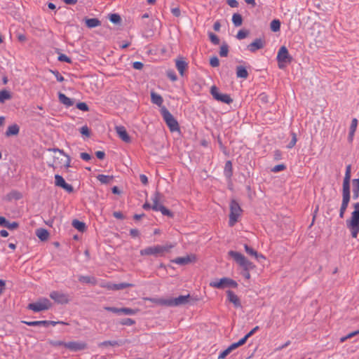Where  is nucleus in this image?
I'll use <instances>...</instances> for the list:
<instances>
[{
	"instance_id": "1",
	"label": "nucleus",
	"mask_w": 359,
	"mask_h": 359,
	"mask_svg": "<svg viewBox=\"0 0 359 359\" xmlns=\"http://www.w3.org/2000/svg\"><path fill=\"white\" fill-rule=\"evenodd\" d=\"M354 210L351 212L349 219L346 220V226L349 229L353 238H356L359 233V202L353 205Z\"/></svg>"
},
{
	"instance_id": "2",
	"label": "nucleus",
	"mask_w": 359,
	"mask_h": 359,
	"mask_svg": "<svg viewBox=\"0 0 359 359\" xmlns=\"http://www.w3.org/2000/svg\"><path fill=\"white\" fill-rule=\"evenodd\" d=\"M174 246L175 245L172 244L149 246L141 250L140 253L141 255H154L155 257L163 256L165 252H169L171 248H174Z\"/></svg>"
},
{
	"instance_id": "3",
	"label": "nucleus",
	"mask_w": 359,
	"mask_h": 359,
	"mask_svg": "<svg viewBox=\"0 0 359 359\" xmlns=\"http://www.w3.org/2000/svg\"><path fill=\"white\" fill-rule=\"evenodd\" d=\"M152 201V210L155 211H160L162 215L172 217V213L167 209L162 203L163 201V196L159 192L156 191L151 197Z\"/></svg>"
},
{
	"instance_id": "4",
	"label": "nucleus",
	"mask_w": 359,
	"mask_h": 359,
	"mask_svg": "<svg viewBox=\"0 0 359 359\" xmlns=\"http://www.w3.org/2000/svg\"><path fill=\"white\" fill-rule=\"evenodd\" d=\"M229 255L241 267H242L243 271H250L255 269V264L247 259L246 257L241 253L231 250L229 252Z\"/></svg>"
},
{
	"instance_id": "5",
	"label": "nucleus",
	"mask_w": 359,
	"mask_h": 359,
	"mask_svg": "<svg viewBox=\"0 0 359 359\" xmlns=\"http://www.w3.org/2000/svg\"><path fill=\"white\" fill-rule=\"evenodd\" d=\"M161 114L163 118V120L166 123L169 129L171 132H175L180 130L179 124L177 120L174 118V116L171 114V113L165 108V107H162L161 109Z\"/></svg>"
},
{
	"instance_id": "6",
	"label": "nucleus",
	"mask_w": 359,
	"mask_h": 359,
	"mask_svg": "<svg viewBox=\"0 0 359 359\" xmlns=\"http://www.w3.org/2000/svg\"><path fill=\"white\" fill-rule=\"evenodd\" d=\"M242 212L240 205L236 200H231L230 203V214L229 224L230 226H233L238 221Z\"/></svg>"
},
{
	"instance_id": "7",
	"label": "nucleus",
	"mask_w": 359,
	"mask_h": 359,
	"mask_svg": "<svg viewBox=\"0 0 359 359\" xmlns=\"http://www.w3.org/2000/svg\"><path fill=\"white\" fill-rule=\"evenodd\" d=\"M292 57L290 55L288 50L285 46H281L278 50L277 55V60L278 62V67L283 69L287 64L292 61Z\"/></svg>"
},
{
	"instance_id": "8",
	"label": "nucleus",
	"mask_w": 359,
	"mask_h": 359,
	"mask_svg": "<svg viewBox=\"0 0 359 359\" xmlns=\"http://www.w3.org/2000/svg\"><path fill=\"white\" fill-rule=\"evenodd\" d=\"M52 306V303L46 298L40 299L39 301L29 304L27 309L34 311L39 312L49 309Z\"/></svg>"
},
{
	"instance_id": "9",
	"label": "nucleus",
	"mask_w": 359,
	"mask_h": 359,
	"mask_svg": "<svg viewBox=\"0 0 359 359\" xmlns=\"http://www.w3.org/2000/svg\"><path fill=\"white\" fill-rule=\"evenodd\" d=\"M210 286L215 288H224L226 287H236L237 283L236 281L228 278H223L219 280L212 281L210 283Z\"/></svg>"
},
{
	"instance_id": "10",
	"label": "nucleus",
	"mask_w": 359,
	"mask_h": 359,
	"mask_svg": "<svg viewBox=\"0 0 359 359\" xmlns=\"http://www.w3.org/2000/svg\"><path fill=\"white\" fill-rule=\"evenodd\" d=\"M210 94L213 98L217 101L225 104H231L233 100L228 94H222L219 92L218 88L215 86H212L210 88Z\"/></svg>"
},
{
	"instance_id": "11",
	"label": "nucleus",
	"mask_w": 359,
	"mask_h": 359,
	"mask_svg": "<svg viewBox=\"0 0 359 359\" xmlns=\"http://www.w3.org/2000/svg\"><path fill=\"white\" fill-rule=\"evenodd\" d=\"M191 297L189 294L180 295L175 298H168V302H165L167 306H178L187 304L189 302Z\"/></svg>"
},
{
	"instance_id": "12",
	"label": "nucleus",
	"mask_w": 359,
	"mask_h": 359,
	"mask_svg": "<svg viewBox=\"0 0 359 359\" xmlns=\"http://www.w3.org/2000/svg\"><path fill=\"white\" fill-rule=\"evenodd\" d=\"M351 198L350 189H342V202L339 211L340 218H343Z\"/></svg>"
},
{
	"instance_id": "13",
	"label": "nucleus",
	"mask_w": 359,
	"mask_h": 359,
	"mask_svg": "<svg viewBox=\"0 0 359 359\" xmlns=\"http://www.w3.org/2000/svg\"><path fill=\"white\" fill-rule=\"evenodd\" d=\"M50 297L58 304H67L69 301L68 294L53 291L50 293Z\"/></svg>"
},
{
	"instance_id": "14",
	"label": "nucleus",
	"mask_w": 359,
	"mask_h": 359,
	"mask_svg": "<svg viewBox=\"0 0 359 359\" xmlns=\"http://www.w3.org/2000/svg\"><path fill=\"white\" fill-rule=\"evenodd\" d=\"M65 347L72 351H79L87 348V344L83 341H69L65 344Z\"/></svg>"
},
{
	"instance_id": "15",
	"label": "nucleus",
	"mask_w": 359,
	"mask_h": 359,
	"mask_svg": "<svg viewBox=\"0 0 359 359\" xmlns=\"http://www.w3.org/2000/svg\"><path fill=\"white\" fill-rule=\"evenodd\" d=\"M55 184L57 187H60L67 191L68 193H72L74 191L73 187L67 184L64 178L60 175H55Z\"/></svg>"
},
{
	"instance_id": "16",
	"label": "nucleus",
	"mask_w": 359,
	"mask_h": 359,
	"mask_svg": "<svg viewBox=\"0 0 359 359\" xmlns=\"http://www.w3.org/2000/svg\"><path fill=\"white\" fill-rule=\"evenodd\" d=\"M22 323L26 324L29 326H43V327H48L50 325H55L57 323H63V322H55V321H50V320H36V321H26L22 320Z\"/></svg>"
},
{
	"instance_id": "17",
	"label": "nucleus",
	"mask_w": 359,
	"mask_h": 359,
	"mask_svg": "<svg viewBox=\"0 0 359 359\" xmlns=\"http://www.w3.org/2000/svg\"><path fill=\"white\" fill-rule=\"evenodd\" d=\"M196 260V257L194 255H187L185 257H177L172 262L179 265H187Z\"/></svg>"
},
{
	"instance_id": "18",
	"label": "nucleus",
	"mask_w": 359,
	"mask_h": 359,
	"mask_svg": "<svg viewBox=\"0 0 359 359\" xmlns=\"http://www.w3.org/2000/svg\"><path fill=\"white\" fill-rule=\"evenodd\" d=\"M175 66L180 74L183 76L184 75L185 71L188 68V63L184 60L183 57H180L175 60Z\"/></svg>"
},
{
	"instance_id": "19",
	"label": "nucleus",
	"mask_w": 359,
	"mask_h": 359,
	"mask_svg": "<svg viewBox=\"0 0 359 359\" xmlns=\"http://www.w3.org/2000/svg\"><path fill=\"white\" fill-rule=\"evenodd\" d=\"M133 285L130 283H121L118 284H114V283H107L103 287L111 290H123L126 287H133Z\"/></svg>"
},
{
	"instance_id": "20",
	"label": "nucleus",
	"mask_w": 359,
	"mask_h": 359,
	"mask_svg": "<svg viewBox=\"0 0 359 359\" xmlns=\"http://www.w3.org/2000/svg\"><path fill=\"white\" fill-rule=\"evenodd\" d=\"M264 46V42L262 39H256L253 42L248 46V48L250 52L255 53L256 50L262 48Z\"/></svg>"
},
{
	"instance_id": "21",
	"label": "nucleus",
	"mask_w": 359,
	"mask_h": 359,
	"mask_svg": "<svg viewBox=\"0 0 359 359\" xmlns=\"http://www.w3.org/2000/svg\"><path fill=\"white\" fill-rule=\"evenodd\" d=\"M116 131L118 137L125 142H130V137L123 126H116Z\"/></svg>"
},
{
	"instance_id": "22",
	"label": "nucleus",
	"mask_w": 359,
	"mask_h": 359,
	"mask_svg": "<svg viewBox=\"0 0 359 359\" xmlns=\"http://www.w3.org/2000/svg\"><path fill=\"white\" fill-rule=\"evenodd\" d=\"M351 165H348L346 168L345 176L343 181L342 189H350Z\"/></svg>"
},
{
	"instance_id": "23",
	"label": "nucleus",
	"mask_w": 359,
	"mask_h": 359,
	"mask_svg": "<svg viewBox=\"0 0 359 359\" xmlns=\"http://www.w3.org/2000/svg\"><path fill=\"white\" fill-rule=\"evenodd\" d=\"M244 248L248 255L254 257L257 261H259L260 259H265L264 255L259 254L256 250L248 246L247 244L244 245Z\"/></svg>"
},
{
	"instance_id": "24",
	"label": "nucleus",
	"mask_w": 359,
	"mask_h": 359,
	"mask_svg": "<svg viewBox=\"0 0 359 359\" xmlns=\"http://www.w3.org/2000/svg\"><path fill=\"white\" fill-rule=\"evenodd\" d=\"M226 293L229 301L233 303L236 307H240L241 302L238 296L231 290H228Z\"/></svg>"
},
{
	"instance_id": "25",
	"label": "nucleus",
	"mask_w": 359,
	"mask_h": 359,
	"mask_svg": "<svg viewBox=\"0 0 359 359\" xmlns=\"http://www.w3.org/2000/svg\"><path fill=\"white\" fill-rule=\"evenodd\" d=\"M58 99L59 101L66 107H69L74 104V101L62 93H58Z\"/></svg>"
},
{
	"instance_id": "26",
	"label": "nucleus",
	"mask_w": 359,
	"mask_h": 359,
	"mask_svg": "<svg viewBox=\"0 0 359 359\" xmlns=\"http://www.w3.org/2000/svg\"><path fill=\"white\" fill-rule=\"evenodd\" d=\"M79 282L83 283H88V284H92V285L97 284V280L93 276H80L79 277Z\"/></svg>"
},
{
	"instance_id": "27",
	"label": "nucleus",
	"mask_w": 359,
	"mask_h": 359,
	"mask_svg": "<svg viewBox=\"0 0 359 359\" xmlns=\"http://www.w3.org/2000/svg\"><path fill=\"white\" fill-rule=\"evenodd\" d=\"M357 126H358V120L356 118H353L352 121H351V126H350L349 134H348V141L349 142H352V140L353 139V136H354L355 132L356 130Z\"/></svg>"
},
{
	"instance_id": "28",
	"label": "nucleus",
	"mask_w": 359,
	"mask_h": 359,
	"mask_svg": "<svg viewBox=\"0 0 359 359\" xmlns=\"http://www.w3.org/2000/svg\"><path fill=\"white\" fill-rule=\"evenodd\" d=\"M151 100L153 104H155L158 107H161L163 102V97L155 92L151 93Z\"/></svg>"
},
{
	"instance_id": "29",
	"label": "nucleus",
	"mask_w": 359,
	"mask_h": 359,
	"mask_svg": "<svg viewBox=\"0 0 359 359\" xmlns=\"http://www.w3.org/2000/svg\"><path fill=\"white\" fill-rule=\"evenodd\" d=\"M36 235L41 241H46L49 236V233L45 229H38L36 231Z\"/></svg>"
},
{
	"instance_id": "30",
	"label": "nucleus",
	"mask_w": 359,
	"mask_h": 359,
	"mask_svg": "<svg viewBox=\"0 0 359 359\" xmlns=\"http://www.w3.org/2000/svg\"><path fill=\"white\" fill-rule=\"evenodd\" d=\"M19 126L17 124H13L11 126H9L6 132V135L7 137L11 136V135H16L19 133Z\"/></svg>"
},
{
	"instance_id": "31",
	"label": "nucleus",
	"mask_w": 359,
	"mask_h": 359,
	"mask_svg": "<svg viewBox=\"0 0 359 359\" xmlns=\"http://www.w3.org/2000/svg\"><path fill=\"white\" fill-rule=\"evenodd\" d=\"M236 76L238 78L247 79L248 72L245 67L238 66L236 67Z\"/></svg>"
},
{
	"instance_id": "32",
	"label": "nucleus",
	"mask_w": 359,
	"mask_h": 359,
	"mask_svg": "<svg viewBox=\"0 0 359 359\" xmlns=\"http://www.w3.org/2000/svg\"><path fill=\"white\" fill-rule=\"evenodd\" d=\"M86 25L89 28H93L100 25V21L97 18H89L86 20Z\"/></svg>"
},
{
	"instance_id": "33",
	"label": "nucleus",
	"mask_w": 359,
	"mask_h": 359,
	"mask_svg": "<svg viewBox=\"0 0 359 359\" xmlns=\"http://www.w3.org/2000/svg\"><path fill=\"white\" fill-rule=\"evenodd\" d=\"M72 226L79 231L83 232L86 229V224L84 222H80L77 219H74L72 222Z\"/></svg>"
},
{
	"instance_id": "34",
	"label": "nucleus",
	"mask_w": 359,
	"mask_h": 359,
	"mask_svg": "<svg viewBox=\"0 0 359 359\" xmlns=\"http://www.w3.org/2000/svg\"><path fill=\"white\" fill-rule=\"evenodd\" d=\"M232 22L236 27L241 26L243 22L241 15L239 13H234L232 16Z\"/></svg>"
},
{
	"instance_id": "35",
	"label": "nucleus",
	"mask_w": 359,
	"mask_h": 359,
	"mask_svg": "<svg viewBox=\"0 0 359 359\" xmlns=\"http://www.w3.org/2000/svg\"><path fill=\"white\" fill-rule=\"evenodd\" d=\"M97 179L102 184H109L113 180V176L99 175Z\"/></svg>"
},
{
	"instance_id": "36",
	"label": "nucleus",
	"mask_w": 359,
	"mask_h": 359,
	"mask_svg": "<svg viewBox=\"0 0 359 359\" xmlns=\"http://www.w3.org/2000/svg\"><path fill=\"white\" fill-rule=\"evenodd\" d=\"M224 175L227 177H231L232 175V163L230 161H227L224 166Z\"/></svg>"
},
{
	"instance_id": "37",
	"label": "nucleus",
	"mask_w": 359,
	"mask_h": 359,
	"mask_svg": "<svg viewBox=\"0 0 359 359\" xmlns=\"http://www.w3.org/2000/svg\"><path fill=\"white\" fill-rule=\"evenodd\" d=\"M270 28H271V31H273L274 32L280 31V20H276V19L273 20L271 22Z\"/></svg>"
},
{
	"instance_id": "38",
	"label": "nucleus",
	"mask_w": 359,
	"mask_h": 359,
	"mask_svg": "<svg viewBox=\"0 0 359 359\" xmlns=\"http://www.w3.org/2000/svg\"><path fill=\"white\" fill-rule=\"evenodd\" d=\"M11 98V95L9 92L7 90H1L0 91V102L3 103L6 100H8Z\"/></svg>"
},
{
	"instance_id": "39",
	"label": "nucleus",
	"mask_w": 359,
	"mask_h": 359,
	"mask_svg": "<svg viewBox=\"0 0 359 359\" xmlns=\"http://www.w3.org/2000/svg\"><path fill=\"white\" fill-rule=\"evenodd\" d=\"M147 300L150 301L151 302L163 305V306H167V304H165V302H168V299H155V298H147Z\"/></svg>"
},
{
	"instance_id": "40",
	"label": "nucleus",
	"mask_w": 359,
	"mask_h": 359,
	"mask_svg": "<svg viewBox=\"0 0 359 359\" xmlns=\"http://www.w3.org/2000/svg\"><path fill=\"white\" fill-rule=\"evenodd\" d=\"M229 53V47L226 44H223L220 47L219 55L221 57H226Z\"/></svg>"
},
{
	"instance_id": "41",
	"label": "nucleus",
	"mask_w": 359,
	"mask_h": 359,
	"mask_svg": "<svg viewBox=\"0 0 359 359\" xmlns=\"http://www.w3.org/2000/svg\"><path fill=\"white\" fill-rule=\"evenodd\" d=\"M109 20L111 22L115 24L120 23L121 20L120 15L116 13L111 14L109 16Z\"/></svg>"
},
{
	"instance_id": "42",
	"label": "nucleus",
	"mask_w": 359,
	"mask_h": 359,
	"mask_svg": "<svg viewBox=\"0 0 359 359\" xmlns=\"http://www.w3.org/2000/svg\"><path fill=\"white\" fill-rule=\"evenodd\" d=\"M48 344L52 346L57 347L60 346H65V344H67V342L60 340H49Z\"/></svg>"
},
{
	"instance_id": "43",
	"label": "nucleus",
	"mask_w": 359,
	"mask_h": 359,
	"mask_svg": "<svg viewBox=\"0 0 359 359\" xmlns=\"http://www.w3.org/2000/svg\"><path fill=\"white\" fill-rule=\"evenodd\" d=\"M120 313L125 315H135L136 313V311L130 308H121L120 309Z\"/></svg>"
},
{
	"instance_id": "44",
	"label": "nucleus",
	"mask_w": 359,
	"mask_h": 359,
	"mask_svg": "<svg viewBox=\"0 0 359 359\" xmlns=\"http://www.w3.org/2000/svg\"><path fill=\"white\" fill-rule=\"evenodd\" d=\"M166 74H167V76L172 81H177V76L175 74V72L172 70V69H169L166 72Z\"/></svg>"
},
{
	"instance_id": "45",
	"label": "nucleus",
	"mask_w": 359,
	"mask_h": 359,
	"mask_svg": "<svg viewBox=\"0 0 359 359\" xmlns=\"http://www.w3.org/2000/svg\"><path fill=\"white\" fill-rule=\"evenodd\" d=\"M210 65L212 67H217L219 65V60L216 56H213L210 59Z\"/></svg>"
},
{
	"instance_id": "46",
	"label": "nucleus",
	"mask_w": 359,
	"mask_h": 359,
	"mask_svg": "<svg viewBox=\"0 0 359 359\" xmlns=\"http://www.w3.org/2000/svg\"><path fill=\"white\" fill-rule=\"evenodd\" d=\"M209 38L211 41V42L215 45H217L219 44V38L217 37V35H215V34L212 33V32H210L209 33Z\"/></svg>"
},
{
	"instance_id": "47",
	"label": "nucleus",
	"mask_w": 359,
	"mask_h": 359,
	"mask_svg": "<svg viewBox=\"0 0 359 359\" xmlns=\"http://www.w3.org/2000/svg\"><path fill=\"white\" fill-rule=\"evenodd\" d=\"M76 108L83 111H88L89 110L88 106L85 102L77 103Z\"/></svg>"
},
{
	"instance_id": "48",
	"label": "nucleus",
	"mask_w": 359,
	"mask_h": 359,
	"mask_svg": "<svg viewBox=\"0 0 359 359\" xmlns=\"http://www.w3.org/2000/svg\"><path fill=\"white\" fill-rule=\"evenodd\" d=\"M352 190L353 191L359 192V179H353L352 180Z\"/></svg>"
},
{
	"instance_id": "49",
	"label": "nucleus",
	"mask_w": 359,
	"mask_h": 359,
	"mask_svg": "<svg viewBox=\"0 0 359 359\" xmlns=\"http://www.w3.org/2000/svg\"><path fill=\"white\" fill-rule=\"evenodd\" d=\"M296 142H297L296 134L294 133H292V140L290 142V143L288 144L287 148H289V149L292 148L295 145Z\"/></svg>"
},
{
	"instance_id": "50",
	"label": "nucleus",
	"mask_w": 359,
	"mask_h": 359,
	"mask_svg": "<svg viewBox=\"0 0 359 359\" xmlns=\"http://www.w3.org/2000/svg\"><path fill=\"white\" fill-rule=\"evenodd\" d=\"M80 132L83 135H85L86 137L90 136V130L87 126H83L81 128Z\"/></svg>"
},
{
	"instance_id": "51",
	"label": "nucleus",
	"mask_w": 359,
	"mask_h": 359,
	"mask_svg": "<svg viewBox=\"0 0 359 359\" xmlns=\"http://www.w3.org/2000/svg\"><path fill=\"white\" fill-rule=\"evenodd\" d=\"M58 60L60 61V62H67V63H71L72 62L71 59L69 57H67L66 55H65V54L60 55L59 57H58Z\"/></svg>"
},
{
	"instance_id": "52",
	"label": "nucleus",
	"mask_w": 359,
	"mask_h": 359,
	"mask_svg": "<svg viewBox=\"0 0 359 359\" xmlns=\"http://www.w3.org/2000/svg\"><path fill=\"white\" fill-rule=\"evenodd\" d=\"M284 169H285V165L283 164H280V165H277L274 166L271 169V171L273 172H278L280 171L283 170Z\"/></svg>"
},
{
	"instance_id": "53",
	"label": "nucleus",
	"mask_w": 359,
	"mask_h": 359,
	"mask_svg": "<svg viewBox=\"0 0 359 359\" xmlns=\"http://www.w3.org/2000/svg\"><path fill=\"white\" fill-rule=\"evenodd\" d=\"M121 323L123 325L130 326V325H133V324H135V320L131 318H125V319L122 320Z\"/></svg>"
},
{
	"instance_id": "54",
	"label": "nucleus",
	"mask_w": 359,
	"mask_h": 359,
	"mask_svg": "<svg viewBox=\"0 0 359 359\" xmlns=\"http://www.w3.org/2000/svg\"><path fill=\"white\" fill-rule=\"evenodd\" d=\"M247 36H248V32L246 31L240 30L237 33L236 37L238 39L241 40V39H245Z\"/></svg>"
},
{
	"instance_id": "55",
	"label": "nucleus",
	"mask_w": 359,
	"mask_h": 359,
	"mask_svg": "<svg viewBox=\"0 0 359 359\" xmlns=\"http://www.w3.org/2000/svg\"><path fill=\"white\" fill-rule=\"evenodd\" d=\"M230 353V351L227 348L219 353L218 359H224Z\"/></svg>"
},
{
	"instance_id": "56",
	"label": "nucleus",
	"mask_w": 359,
	"mask_h": 359,
	"mask_svg": "<svg viewBox=\"0 0 359 359\" xmlns=\"http://www.w3.org/2000/svg\"><path fill=\"white\" fill-rule=\"evenodd\" d=\"M118 345L117 341H104L100 344V346H116Z\"/></svg>"
},
{
	"instance_id": "57",
	"label": "nucleus",
	"mask_w": 359,
	"mask_h": 359,
	"mask_svg": "<svg viewBox=\"0 0 359 359\" xmlns=\"http://www.w3.org/2000/svg\"><path fill=\"white\" fill-rule=\"evenodd\" d=\"M143 64L141 62H135L133 63V67L135 69L140 70L143 68Z\"/></svg>"
},
{
	"instance_id": "58",
	"label": "nucleus",
	"mask_w": 359,
	"mask_h": 359,
	"mask_svg": "<svg viewBox=\"0 0 359 359\" xmlns=\"http://www.w3.org/2000/svg\"><path fill=\"white\" fill-rule=\"evenodd\" d=\"M104 309L108 311H111L116 313H120V309L116 308V307H109L106 306L104 307Z\"/></svg>"
},
{
	"instance_id": "59",
	"label": "nucleus",
	"mask_w": 359,
	"mask_h": 359,
	"mask_svg": "<svg viewBox=\"0 0 359 359\" xmlns=\"http://www.w3.org/2000/svg\"><path fill=\"white\" fill-rule=\"evenodd\" d=\"M80 156L83 161H88L91 158V156L89 154L85 152L81 153Z\"/></svg>"
},
{
	"instance_id": "60",
	"label": "nucleus",
	"mask_w": 359,
	"mask_h": 359,
	"mask_svg": "<svg viewBox=\"0 0 359 359\" xmlns=\"http://www.w3.org/2000/svg\"><path fill=\"white\" fill-rule=\"evenodd\" d=\"M18 226V224L15 222L13 223H10L9 222H8L7 225L6 226V227L8 228V229H15Z\"/></svg>"
},
{
	"instance_id": "61",
	"label": "nucleus",
	"mask_w": 359,
	"mask_h": 359,
	"mask_svg": "<svg viewBox=\"0 0 359 359\" xmlns=\"http://www.w3.org/2000/svg\"><path fill=\"white\" fill-rule=\"evenodd\" d=\"M227 4L231 8H236L238 6V3L236 0H227Z\"/></svg>"
},
{
	"instance_id": "62",
	"label": "nucleus",
	"mask_w": 359,
	"mask_h": 359,
	"mask_svg": "<svg viewBox=\"0 0 359 359\" xmlns=\"http://www.w3.org/2000/svg\"><path fill=\"white\" fill-rule=\"evenodd\" d=\"M171 12L173 14V15H175V17H179L180 15V13H181L180 10L179 8H172Z\"/></svg>"
},
{
	"instance_id": "63",
	"label": "nucleus",
	"mask_w": 359,
	"mask_h": 359,
	"mask_svg": "<svg viewBox=\"0 0 359 359\" xmlns=\"http://www.w3.org/2000/svg\"><path fill=\"white\" fill-rule=\"evenodd\" d=\"M140 234L139 231L136 229H132L130 231V235L133 237H137Z\"/></svg>"
},
{
	"instance_id": "64",
	"label": "nucleus",
	"mask_w": 359,
	"mask_h": 359,
	"mask_svg": "<svg viewBox=\"0 0 359 359\" xmlns=\"http://www.w3.org/2000/svg\"><path fill=\"white\" fill-rule=\"evenodd\" d=\"M95 155H96L97 158L99 159H103L105 156L104 152L102 151H96Z\"/></svg>"
}]
</instances>
